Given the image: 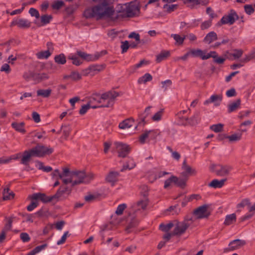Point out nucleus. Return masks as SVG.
<instances>
[{
    "label": "nucleus",
    "mask_w": 255,
    "mask_h": 255,
    "mask_svg": "<svg viewBox=\"0 0 255 255\" xmlns=\"http://www.w3.org/2000/svg\"><path fill=\"white\" fill-rule=\"evenodd\" d=\"M97 4L86 9L84 15L87 18L94 17L97 20L117 19L114 5L110 0H93Z\"/></svg>",
    "instance_id": "1"
},
{
    "label": "nucleus",
    "mask_w": 255,
    "mask_h": 255,
    "mask_svg": "<svg viewBox=\"0 0 255 255\" xmlns=\"http://www.w3.org/2000/svg\"><path fill=\"white\" fill-rule=\"evenodd\" d=\"M53 152V149L50 146H46L42 144H38L35 147L25 150L21 156L20 163L27 166V171L32 170L29 166V162L32 157H43L50 155Z\"/></svg>",
    "instance_id": "2"
},
{
    "label": "nucleus",
    "mask_w": 255,
    "mask_h": 255,
    "mask_svg": "<svg viewBox=\"0 0 255 255\" xmlns=\"http://www.w3.org/2000/svg\"><path fill=\"white\" fill-rule=\"evenodd\" d=\"M95 175L93 173L86 174L84 171H71L68 168V172L66 179H64V184H70L71 187L81 183H87L93 180Z\"/></svg>",
    "instance_id": "3"
},
{
    "label": "nucleus",
    "mask_w": 255,
    "mask_h": 255,
    "mask_svg": "<svg viewBox=\"0 0 255 255\" xmlns=\"http://www.w3.org/2000/svg\"><path fill=\"white\" fill-rule=\"evenodd\" d=\"M125 8L123 9V11L119 12L116 16V18L132 17L139 11L138 5L135 2H130L128 5L125 4Z\"/></svg>",
    "instance_id": "4"
},
{
    "label": "nucleus",
    "mask_w": 255,
    "mask_h": 255,
    "mask_svg": "<svg viewBox=\"0 0 255 255\" xmlns=\"http://www.w3.org/2000/svg\"><path fill=\"white\" fill-rule=\"evenodd\" d=\"M119 96L116 91H109L101 95V107H111L115 101L116 98Z\"/></svg>",
    "instance_id": "5"
},
{
    "label": "nucleus",
    "mask_w": 255,
    "mask_h": 255,
    "mask_svg": "<svg viewBox=\"0 0 255 255\" xmlns=\"http://www.w3.org/2000/svg\"><path fill=\"white\" fill-rule=\"evenodd\" d=\"M210 170L216 175L220 176H226L229 174L232 168L228 165L212 164L210 167Z\"/></svg>",
    "instance_id": "6"
},
{
    "label": "nucleus",
    "mask_w": 255,
    "mask_h": 255,
    "mask_svg": "<svg viewBox=\"0 0 255 255\" xmlns=\"http://www.w3.org/2000/svg\"><path fill=\"white\" fill-rule=\"evenodd\" d=\"M238 19L239 16L236 12L234 10H231L228 14L223 16L218 24L219 25L226 24L232 25Z\"/></svg>",
    "instance_id": "7"
},
{
    "label": "nucleus",
    "mask_w": 255,
    "mask_h": 255,
    "mask_svg": "<svg viewBox=\"0 0 255 255\" xmlns=\"http://www.w3.org/2000/svg\"><path fill=\"white\" fill-rule=\"evenodd\" d=\"M72 188V187L71 186H68L67 185L65 184L60 186L56 194L54 195V198L55 199V201L57 202L64 198V195L65 194L69 195L71 192Z\"/></svg>",
    "instance_id": "8"
},
{
    "label": "nucleus",
    "mask_w": 255,
    "mask_h": 255,
    "mask_svg": "<svg viewBox=\"0 0 255 255\" xmlns=\"http://www.w3.org/2000/svg\"><path fill=\"white\" fill-rule=\"evenodd\" d=\"M190 225L187 221L176 222L174 225L175 227L173 232V236H180L184 233Z\"/></svg>",
    "instance_id": "9"
},
{
    "label": "nucleus",
    "mask_w": 255,
    "mask_h": 255,
    "mask_svg": "<svg viewBox=\"0 0 255 255\" xmlns=\"http://www.w3.org/2000/svg\"><path fill=\"white\" fill-rule=\"evenodd\" d=\"M114 144L116 146V150L119 157H125L130 150V147L127 144L116 142Z\"/></svg>",
    "instance_id": "10"
},
{
    "label": "nucleus",
    "mask_w": 255,
    "mask_h": 255,
    "mask_svg": "<svg viewBox=\"0 0 255 255\" xmlns=\"http://www.w3.org/2000/svg\"><path fill=\"white\" fill-rule=\"evenodd\" d=\"M105 68L104 65H93L89 66L83 70V75L85 76H94L100 71L103 70Z\"/></svg>",
    "instance_id": "11"
},
{
    "label": "nucleus",
    "mask_w": 255,
    "mask_h": 255,
    "mask_svg": "<svg viewBox=\"0 0 255 255\" xmlns=\"http://www.w3.org/2000/svg\"><path fill=\"white\" fill-rule=\"evenodd\" d=\"M28 198L31 200H40L43 203H47L52 201H55L54 195L47 196L44 193H37L28 196Z\"/></svg>",
    "instance_id": "12"
},
{
    "label": "nucleus",
    "mask_w": 255,
    "mask_h": 255,
    "mask_svg": "<svg viewBox=\"0 0 255 255\" xmlns=\"http://www.w3.org/2000/svg\"><path fill=\"white\" fill-rule=\"evenodd\" d=\"M208 207L207 205H203L199 207L194 212L195 216L197 219L208 218L210 215Z\"/></svg>",
    "instance_id": "13"
},
{
    "label": "nucleus",
    "mask_w": 255,
    "mask_h": 255,
    "mask_svg": "<svg viewBox=\"0 0 255 255\" xmlns=\"http://www.w3.org/2000/svg\"><path fill=\"white\" fill-rule=\"evenodd\" d=\"M88 104L91 108L95 109L101 107V95L93 94L88 99Z\"/></svg>",
    "instance_id": "14"
},
{
    "label": "nucleus",
    "mask_w": 255,
    "mask_h": 255,
    "mask_svg": "<svg viewBox=\"0 0 255 255\" xmlns=\"http://www.w3.org/2000/svg\"><path fill=\"white\" fill-rule=\"evenodd\" d=\"M77 55L83 59L87 61H94L98 60L102 55L101 53H97L94 55L88 54L84 52L78 51L77 52Z\"/></svg>",
    "instance_id": "15"
},
{
    "label": "nucleus",
    "mask_w": 255,
    "mask_h": 255,
    "mask_svg": "<svg viewBox=\"0 0 255 255\" xmlns=\"http://www.w3.org/2000/svg\"><path fill=\"white\" fill-rule=\"evenodd\" d=\"M245 244L246 242L244 241L239 239L235 240L230 243L229 248L225 249L224 252H227L237 250L245 245Z\"/></svg>",
    "instance_id": "16"
},
{
    "label": "nucleus",
    "mask_w": 255,
    "mask_h": 255,
    "mask_svg": "<svg viewBox=\"0 0 255 255\" xmlns=\"http://www.w3.org/2000/svg\"><path fill=\"white\" fill-rule=\"evenodd\" d=\"M182 169L183 170V171L181 173V176L182 177H188V175H195L196 174V170L188 165L187 164L186 160H184L183 162Z\"/></svg>",
    "instance_id": "17"
},
{
    "label": "nucleus",
    "mask_w": 255,
    "mask_h": 255,
    "mask_svg": "<svg viewBox=\"0 0 255 255\" xmlns=\"http://www.w3.org/2000/svg\"><path fill=\"white\" fill-rule=\"evenodd\" d=\"M14 25H17L21 28H27L30 27L31 22L27 19L20 18L11 22L10 26L12 27Z\"/></svg>",
    "instance_id": "18"
},
{
    "label": "nucleus",
    "mask_w": 255,
    "mask_h": 255,
    "mask_svg": "<svg viewBox=\"0 0 255 255\" xmlns=\"http://www.w3.org/2000/svg\"><path fill=\"white\" fill-rule=\"evenodd\" d=\"M191 55L194 57H200L202 60H206L210 58V56H206V53L199 49H193L190 50Z\"/></svg>",
    "instance_id": "19"
},
{
    "label": "nucleus",
    "mask_w": 255,
    "mask_h": 255,
    "mask_svg": "<svg viewBox=\"0 0 255 255\" xmlns=\"http://www.w3.org/2000/svg\"><path fill=\"white\" fill-rule=\"evenodd\" d=\"M119 173L118 172L111 171L109 173L106 178L107 182L114 186L118 180Z\"/></svg>",
    "instance_id": "20"
},
{
    "label": "nucleus",
    "mask_w": 255,
    "mask_h": 255,
    "mask_svg": "<svg viewBox=\"0 0 255 255\" xmlns=\"http://www.w3.org/2000/svg\"><path fill=\"white\" fill-rule=\"evenodd\" d=\"M68 172V168L65 167L63 168L62 173H60L58 169H55L52 173V175L54 177H55L57 179L60 178L62 180L63 183L64 184V179H66V174Z\"/></svg>",
    "instance_id": "21"
},
{
    "label": "nucleus",
    "mask_w": 255,
    "mask_h": 255,
    "mask_svg": "<svg viewBox=\"0 0 255 255\" xmlns=\"http://www.w3.org/2000/svg\"><path fill=\"white\" fill-rule=\"evenodd\" d=\"M119 128L121 129H129L132 128H136L134 121L132 119H127L119 124Z\"/></svg>",
    "instance_id": "22"
},
{
    "label": "nucleus",
    "mask_w": 255,
    "mask_h": 255,
    "mask_svg": "<svg viewBox=\"0 0 255 255\" xmlns=\"http://www.w3.org/2000/svg\"><path fill=\"white\" fill-rule=\"evenodd\" d=\"M222 100V96L221 95H213L211 96L209 99L206 100L204 104L208 105L211 103H214L216 106L220 105V102Z\"/></svg>",
    "instance_id": "23"
},
{
    "label": "nucleus",
    "mask_w": 255,
    "mask_h": 255,
    "mask_svg": "<svg viewBox=\"0 0 255 255\" xmlns=\"http://www.w3.org/2000/svg\"><path fill=\"white\" fill-rule=\"evenodd\" d=\"M227 179H223L220 180L218 179H214L209 183V186L214 188H222L225 184Z\"/></svg>",
    "instance_id": "24"
},
{
    "label": "nucleus",
    "mask_w": 255,
    "mask_h": 255,
    "mask_svg": "<svg viewBox=\"0 0 255 255\" xmlns=\"http://www.w3.org/2000/svg\"><path fill=\"white\" fill-rule=\"evenodd\" d=\"M241 103V100L238 99L229 104L228 106V112L232 113L237 110L240 107Z\"/></svg>",
    "instance_id": "25"
},
{
    "label": "nucleus",
    "mask_w": 255,
    "mask_h": 255,
    "mask_svg": "<svg viewBox=\"0 0 255 255\" xmlns=\"http://www.w3.org/2000/svg\"><path fill=\"white\" fill-rule=\"evenodd\" d=\"M24 126L25 123L24 122H13L11 124V127L12 128H13L16 131L21 132L23 134L26 132Z\"/></svg>",
    "instance_id": "26"
},
{
    "label": "nucleus",
    "mask_w": 255,
    "mask_h": 255,
    "mask_svg": "<svg viewBox=\"0 0 255 255\" xmlns=\"http://www.w3.org/2000/svg\"><path fill=\"white\" fill-rule=\"evenodd\" d=\"M217 38V34L214 31H211L208 33L205 37L204 42L208 44H210L212 42L216 40Z\"/></svg>",
    "instance_id": "27"
},
{
    "label": "nucleus",
    "mask_w": 255,
    "mask_h": 255,
    "mask_svg": "<svg viewBox=\"0 0 255 255\" xmlns=\"http://www.w3.org/2000/svg\"><path fill=\"white\" fill-rule=\"evenodd\" d=\"M52 19L51 15L43 14L40 16L41 23L35 22L38 26H41L50 23Z\"/></svg>",
    "instance_id": "28"
},
{
    "label": "nucleus",
    "mask_w": 255,
    "mask_h": 255,
    "mask_svg": "<svg viewBox=\"0 0 255 255\" xmlns=\"http://www.w3.org/2000/svg\"><path fill=\"white\" fill-rule=\"evenodd\" d=\"M37 96H40L43 98H49L52 93V90L50 88L47 89H39L37 91Z\"/></svg>",
    "instance_id": "29"
},
{
    "label": "nucleus",
    "mask_w": 255,
    "mask_h": 255,
    "mask_svg": "<svg viewBox=\"0 0 255 255\" xmlns=\"http://www.w3.org/2000/svg\"><path fill=\"white\" fill-rule=\"evenodd\" d=\"M199 113H195L193 117L189 119L188 121H185V124H189L191 126H194L197 125L200 121L199 119Z\"/></svg>",
    "instance_id": "30"
},
{
    "label": "nucleus",
    "mask_w": 255,
    "mask_h": 255,
    "mask_svg": "<svg viewBox=\"0 0 255 255\" xmlns=\"http://www.w3.org/2000/svg\"><path fill=\"white\" fill-rule=\"evenodd\" d=\"M236 222V215L235 214L233 213L226 216L224 224L226 226H229L235 223Z\"/></svg>",
    "instance_id": "31"
},
{
    "label": "nucleus",
    "mask_w": 255,
    "mask_h": 255,
    "mask_svg": "<svg viewBox=\"0 0 255 255\" xmlns=\"http://www.w3.org/2000/svg\"><path fill=\"white\" fill-rule=\"evenodd\" d=\"M170 55L169 51H162L159 54L156 56V62L160 63L162 61L167 59Z\"/></svg>",
    "instance_id": "32"
},
{
    "label": "nucleus",
    "mask_w": 255,
    "mask_h": 255,
    "mask_svg": "<svg viewBox=\"0 0 255 255\" xmlns=\"http://www.w3.org/2000/svg\"><path fill=\"white\" fill-rule=\"evenodd\" d=\"M15 196L14 193L12 191H10L8 188L4 189L3 191V200H8L14 198Z\"/></svg>",
    "instance_id": "33"
},
{
    "label": "nucleus",
    "mask_w": 255,
    "mask_h": 255,
    "mask_svg": "<svg viewBox=\"0 0 255 255\" xmlns=\"http://www.w3.org/2000/svg\"><path fill=\"white\" fill-rule=\"evenodd\" d=\"M188 177H182V178H177V181H174V183L181 188H184L186 186V182L188 180Z\"/></svg>",
    "instance_id": "34"
},
{
    "label": "nucleus",
    "mask_w": 255,
    "mask_h": 255,
    "mask_svg": "<svg viewBox=\"0 0 255 255\" xmlns=\"http://www.w3.org/2000/svg\"><path fill=\"white\" fill-rule=\"evenodd\" d=\"M35 166L37 168H38L39 170H42L44 172H49L52 171V168L50 166H44L43 165V163L39 161V160H36L35 161Z\"/></svg>",
    "instance_id": "35"
},
{
    "label": "nucleus",
    "mask_w": 255,
    "mask_h": 255,
    "mask_svg": "<svg viewBox=\"0 0 255 255\" xmlns=\"http://www.w3.org/2000/svg\"><path fill=\"white\" fill-rule=\"evenodd\" d=\"M152 79V76L149 73H146L138 79L137 82L139 84H145L147 82L151 81Z\"/></svg>",
    "instance_id": "36"
},
{
    "label": "nucleus",
    "mask_w": 255,
    "mask_h": 255,
    "mask_svg": "<svg viewBox=\"0 0 255 255\" xmlns=\"http://www.w3.org/2000/svg\"><path fill=\"white\" fill-rule=\"evenodd\" d=\"M148 199L147 198L144 197L143 199L140 200L137 202V207L138 209H141L143 210H145L148 204Z\"/></svg>",
    "instance_id": "37"
},
{
    "label": "nucleus",
    "mask_w": 255,
    "mask_h": 255,
    "mask_svg": "<svg viewBox=\"0 0 255 255\" xmlns=\"http://www.w3.org/2000/svg\"><path fill=\"white\" fill-rule=\"evenodd\" d=\"M34 214L35 215V218L46 217L50 215L48 210L46 208H41Z\"/></svg>",
    "instance_id": "38"
},
{
    "label": "nucleus",
    "mask_w": 255,
    "mask_h": 255,
    "mask_svg": "<svg viewBox=\"0 0 255 255\" xmlns=\"http://www.w3.org/2000/svg\"><path fill=\"white\" fill-rule=\"evenodd\" d=\"M51 55V53L49 51V50H47L46 51H41L37 52L36 54L37 57L38 59H47Z\"/></svg>",
    "instance_id": "39"
},
{
    "label": "nucleus",
    "mask_w": 255,
    "mask_h": 255,
    "mask_svg": "<svg viewBox=\"0 0 255 255\" xmlns=\"http://www.w3.org/2000/svg\"><path fill=\"white\" fill-rule=\"evenodd\" d=\"M242 133H236L231 135H228L227 138H228L230 142H233L240 140L242 138Z\"/></svg>",
    "instance_id": "40"
},
{
    "label": "nucleus",
    "mask_w": 255,
    "mask_h": 255,
    "mask_svg": "<svg viewBox=\"0 0 255 255\" xmlns=\"http://www.w3.org/2000/svg\"><path fill=\"white\" fill-rule=\"evenodd\" d=\"M135 166V163L132 159H129L128 162L123 166L121 169V171H123L126 169H132Z\"/></svg>",
    "instance_id": "41"
},
{
    "label": "nucleus",
    "mask_w": 255,
    "mask_h": 255,
    "mask_svg": "<svg viewBox=\"0 0 255 255\" xmlns=\"http://www.w3.org/2000/svg\"><path fill=\"white\" fill-rule=\"evenodd\" d=\"M61 130H63V135L67 138L71 132V129L69 125H62L61 127Z\"/></svg>",
    "instance_id": "42"
},
{
    "label": "nucleus",
    "mask_w": 255,
    "mask_h": 255,
    "mask_svg": "<svg viewBox=\"0 0 255 255\" xmlns=\"http://www.w3.org/2000/svg\"><path fill=\"white\" fill-rule=\"evenodd\" d=\"M70 79L75 81H79L82 79V75L80 74L78 71H72L69 74Z\"/></svg>",
    "instance_id": "43"
},
{
    "label": "nucleus",
    "mask_w": 255,
    "mask_h": 255,
    "mask_svg": "<svg viewBox=\"0 0 255 255\" xmlns=\"http://www.w3.org/2000/svg\"><path fill=\"white\" fill-rule=\"evenodd\" d=\"M171 37L174 38V39L176 41V43L178 45H182L186 38L185 36L182 37L177 34H172Z\"/></svg>",
    "instance_id": "44"
},
{
    "label": "nucleus",
    "mask_w": 255,
    "mask_h": 255,
    "mask_svg": "<svg viewBox=\"0 0 255 255\" xmlns=\"http://www.w3.org/2000/svg\"><path fill=\"white\" fill-rule=\"evenodd\" d=\"M22 216L24 219L23 222H27L30 223H33L34 219L35 218V215L34 214H22Z\"/></svg>",
    "instance_id": "45"
},
{
    "label": "nucleus",
    "mask_w": 255,
    "mask_h": 255,
    "mask_svg": "<svg viewBox=\"0 0 255 255\" xmlns=\"http://www.w3.org/2000/svg\"><path fill=\"white\" fill-rule=\"evenodd\" d=\"M190 109H188L187 110H182L177 113L176 114L177 117L180 119L182 121L185 122V121H188V118L183 116V115L190 112Z\"/></svg>",
    "instance_id": "46"
},
{
    "label": "nucleus",
    "mask_w": 255,
    "mask_h": 255,
    "mask_svg": "<svg viewBox=\"0 0 255 255\" xmlns=\"http://www.w3.org/2000/svg\"><path fill=\"white\" fill-rule=\"evenodd\" d=\"M151 107L149 106L147 107L145 110L143 114L141 116V120L142 122H143V125L145 123V119L147 117H148L149 115L151 114L150 110Z\"/></svg>",
    "instance_id": "47"
},
{
    "label": "nucleus",
    "mask_w": 255,
    "mask_h": 255,
    "mask_svg": "<svg viewBox=\"0 0 255 255\" xmlns=\"http://www.w3.org/2000/svg\"><path fill=\"white\" fill-rule=\"evenodd\" d=\"M55 61L58 64H64L66 63V57L64 54H60L55 57Z\"/></svg>",
    "instance_id": "48"
},
{
    "label": "nucleus",
    "mask_w": 255,
    "mask_h": 255,
    "mask_svg": "<svg viewBox=\"0 0 255 255\" xmlns=\"http://www.w3.org/2000/svg\"><path fill=\"white\" fill-rule=\"evenodd\" d=\"M233 51V53H230V55L235 59L240 58L243 54V51L241 49H234Z\"/></svg>",
    "instance_id": "49"
},
{
    "label": "nucleus",
    "mask_w": 255,
    "mask_h": 255,
    "mask_svg": "<svg viewBox=\"0 0 255 255\" xmlns=\"http://www.w3.org/2000/svg\"><path fill=\"white\" fill-rule=\"evenodd\" d=\"M138 224V221L136 219H132L128 225V227L126 229V230L128 233H129L130 231V229L132 228H135Z\"/></svg>",
    "instance_id": "50"
},
{
    "label": "nucleus",
    "mask_w": 255,
    "mask_h": 255,
    "mask_svg": "<svg viewBox=\"0 0 255 255\" xmlns=\"http://www.w3.org/2000/svg\"><path fill=\"white\" fill-rule=\"evenodd\" d=\"M177 181V177L176 176H171L169 178L167 179V180H166L165 181L164 187L166 189L168 188L170 186L171 183H172V182L174 183V181Z\"/></svg>",
    "instance_id": "51"
},
{
    "label": "nucleus",
    "mask_w": 255,
    "mask_h": 255,
    "mask_svg": "<svg viewBox=\"0 0 255 255\" xmlns=\"http://www.w3.org/2000/svg\"><path fill=\"white\" fill-rule=\"evenodd\" d=\"M12 218H8L7 219V223L5 225L4 228L2 230V231L7 233L8 231H10L11 229L12 223L13 222Z\"/></svg>",
    "instance_id": "52"
},
{
    "label": "nucleus",
    "mask_w": 255,
    "mask_h": 255,
    "mask_svg": "<svg viewBox=\"0 0 255 255\" xmlns=\"http://www.w3.org/2000/svg\"><path fill=\"white\" fill-rule=\"evenodd\" d=\"M210 129L216 132H220L223 130V125L221 124L213 125L210 127Z\"/></svg>",
    "instance_id": "53"
},
{
    "label": "nucleus",
    "mask_w": 255,
    "mask_h": 255,
    "mask_svg": "<svg viewBox=\"0 0 255 255\" xmlns=\"http://www.w3.org/2000/svg\"><path fill=\"white\" fill-rule=\"evenodd\" d=\"M163 113V109H161L160 111L156 113L152 117L151 119L153 121H159L161 120L162 116Z\"/></svg>",
    "instance_id": "54"
},
{
    "label": "nucleus",
    "mask_w": 255,
    "mask_h": 255,
    "mask_svg": "<svg viewBox=\"0 0 255 255\" xmlns=\"http://www.w3.org/2000/svg\"><path fill=\"white\" fill-rule=\"evenodd\" d=\"M184 3L191 8H193L196 5H198V0H185Z\"/></svg>",
    "instance_id": "55"
},
{
    "label": "nucleus",
    "mask_w": 255,
    "mask_h": 255,
    "mask_svg": "<svg viewBox=\"0 0 255 255\" xmlns=\"http://www.w3.org/2000/svg\"><path fill=\"white\" fill-rule=\"evenodd\" d=\"M174 224L172 223H169L166 225L161 224L159 228L163 231L168 232L174 226Z\"/></svg>",
    "instance_id": "56"
},
{
    "label": "nucleus",
    "mask_w": 255,
    "mask_h": 255,
    "mask_svg": "<svg viewBox=\"0 0 255 255\" xmlns=\"http://www.w3.org/2000/svg\"><path fill=\"white\" fill-rule=\"evenodd\" d=\"M147 133L150 139H154L156 138L157 135L160 134V132H157V131L155 130H147Z\"/></svg>",
    "instance_id": "57"
},
{
    "label": "nucleus",
    "mask_w": 255,
    "mask_h": 255,
    "mask_svg": "<svg viewBox=\"0 0 255 255\" xmlns=\"http://www.w3.org/2000/svg\"><path fill=\"white\" fill-rule=\"evenodd\" d=\"M161 84L162 85V89H163L164 91H166L168 89V87L172 85V82L171 80L168 79L164 81H162Z\"/></svg>",
    "instance_id": "58"
},
{
    "label": "nucleus",
    "mask_w": 255,
    "mask_h": 255,
    "mask_svg": "<svg viewBox=\"0 0 255 255\" xmlns=\"http://www.w3.org/2000/svg\"><path fill=\"white\" fill-rule=\"evenodd\" d=\"M149 138L147 130L144 131L139 137V141L140 143L143 144L146 142V139Z\"/></svg>",
    "instance_id": "59"
},
{
    "label": "nucleus",
    "mask_w": 255,
    "mask_h": 255,
    "mask_svg": "<svg viewBox=\"0 0 255 255\" xmlns=\"http://www.w3.org/2000/svg\"><path fill=\"white\" fill-rule=\"evenodd\" d=\"M126 208L127 205L125 204H122L119 205L116 211V214L118 215H121L123 214L124 211Z\"/></svg>",
    "instance_id": "60"
},
{
    "label": "nucleus",
    "mask_w": 255,
    "mask_h": 255,
    "mask_svg": "<svg viewBox=\"0 0 255 255\" xmlns=\"http://www.w3.org/2000/svg\"><path fill=\"white\" fill-rule=\"evenodd\" d=\"M49 78V76L47 74L42 73H39L35 75V79L39 80L40 81L45 80Z\"/></svg>",
    "instance_id": "61"
},
{
    "label": "nucleus",
    "mask_w": 255,
    "mask_h": 255,
    "mask_svg": "<svg viewBox=\"0 0 255 255\" xmlns=\"http://www.w3.org/2000/svg\"><path fill=\"white\" fill-rule=\"evenodd\" d=\"M29 13L31 16H34L37 19L40 17V14L38 11L34 8H30L29 10Z\"/></svg>",
    "instance_id": "62"
},
{
    "label": "nucleus",
    "mask_w": 255,
    "mask_h": 255,
    "mask_svg": "<svg viewBox=\"0 0 255 255\" xmlns=\"http://www.w3.org/2000/svg\"><path fill=\"white\" fill-rule=\"evenodd\" d=\"M38 205V203L36 200H32L31 203L27 207V211L30 212L33 210Z\"/></svg>",
    "instance_id": "63"
},
{
    "label": "nucleus",
    "mask_w": 255,
    "mask_h": 255,
    "mask_svg": "<svg viewBox=\"0 0 255 255\" xmlns=\"http://www.w3.org/2000/svg\"><path fill=\"white\" fill-rule=\"evenodd\" d=\"M64 4V3L63 1L57 0L52 4V7L53 9H59L62 7Z\"/></svg>",
    "instance_id": "64"
}]
</instances>
